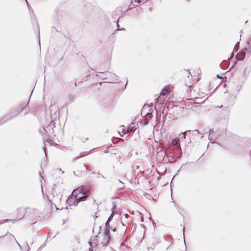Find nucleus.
I'll return each mask as SVG.
<instances>
[{
	"label": "nucleus",
	"mask_w": 251,
	"mask_h": 251,
	"mask_svg": "<svg viewBox=\"0 0 251 251\" xmlns=\"http://www.w3.org/2000/svg\"><path fill=\"white\" fill-rule=\"evenodd\" d=\"M72 197L75 198V201L74 202L75 205H77L78 203L84 201L88 197L87 193L83 191L81 188H77L73 191Z\"/></svg>",
	"instance_id": "f03ea898"
},
{
	"label": "nucleus",
	"mask_w": 251,
	"mask_h": 251,
	"mask_svg": "<svg viewBox=\"0 0 251 251\" xmlns=\"http://www.w3.org/2000/svg\"><path fill=\"white\" fill-rule=\"evenodd\" d=\"M135 1H137V2H138V3H140V0H138V1H137L136 0H135Z\"/></svg>",
	"instance_id": "ddd939ff"
},
{
	"label": "nucleus",
	"mask_w": 251,
	"mask_h": 251,
	"mask_svg": "<svg viewBox=\"0 0 251 251\" xmlns=\"http://www.w3.org/2000/svg\"><path fill=\"white\" fill-rule=\"evenodd\" d=\"M193 75L189 71H185L183 74V81L186 86L190 87L192 86Z\"/></svg>",
	"instance_id": "7ed1b4c3"
},
{
	"label": "nucleus",
	"mask_w": 251,
	"mask_h": 251,
	"mask_svg": "<svg viewBox=\"0 0 251 251\" xmlns=\"http://www.w3.org/2000/svg\"><path fill=\"white\" fill-rule=\"evenodd\" d=\"M178 141L179 139H175L173 140L172 144L175 146L177 145L178 144Z\"/></svg>",
	"instance_id": "9d476101"
},
{
	"label": "nucleus",
	"mask_w": 251,
	"mask_h": 251,
	"mask_svg": "<svg viewBox=\"0 0 251 251\" xmlns=\"http://www.w3.org/2000/svg\"><path fill=\"white\" fill-rule=\"evenodd\" d=\"M97 238V237H95V239H94V240H95V239H97L96 238Z\"/></svg>",
	"instance_id": "2eb2a0df"
},
{
	"label": "nucleus",
	"mask_w": 251,
	"mask_h": 251,
	"mask_svg": "<svg viewBox=\"0 0 251 251\" xmlns=\"http://www.w3.org/2000/svg\"><path fill=\"white\" fill-rule=\"evenodd\" d=\"M25 214V209L24 208H19L16 209L14 212L13 218L15 220H18L22 219Z\"/></svg>",
	"instance_id": "20e7f679"
},
{
	"label": "nucleus",
	"mask_w": 251,
	"mask_h": 251,
	"mask_svg": "<svg viewBox=\"0 0 251 251\" xmlns=\"http://www.w3.org/2000/svg\"><path fill=\"white\" fill-rule=\"evenodd\" d=\"M113 217V213H112L111 214V215L109 216V217L108 218V219L105 224L106 230H105V233L106 234V235H107V236H108V232H109L108 227L109 226V222L112 219Z\"/></svg>",
	"instance_id": "6e6552de"
},
{
	"label": "nucleus",
	"mask_w": 251,
	"mask_h": 251,
	"mask_svg": "<svg viewBox=\"0 0 251 251\" xmlns=\"http://www.w3.org/2000/svg\"><path fill=\"white\" fill-rule=\"evenodd\" d=\"M138 127L139 126L137 123H132L127 127L126 132H127V134H130L135 131Z\"/></svg>",
	"instance_id": "423d86ee"
},
{
	"label": "nucleus",
	"mask_w": 251,
	"mask_h": 251,
	"mask_svg": "<svg viewBox=\"0 0 251 251\" xmlns=\"http://www.w3.org/2000/svg\"><path fill=\"white\" fill-rule=\"evenodd\" d=\"M127 127L125 126H121L118 130L119 133L121 135V136H123L127 134V132H126Z\"/></svg>",
	"instance_id": "0eeeda50"
},
{
	"label": "nucleus",
	"mask_w": 251,
	"mask_h": 251,
	"mask_svg": "<svg viewBox=\"0 0 251 251\" xmlns=\"http://www.w3.org/2000/svg\"><path fill=\"white\" fill-rule=\"evenodd\" d=\"M174 89V87L171 85H168L165 86L162 90L160 96H159L157 100H159L160 97L161 96H164L166 95H169Z\"/></svg>",
	"instance_id": "39448f33"
},
{
	"label": "nucleus",
	"mask_w": 251,
	"mask_h": 251,
	"mask_svg": "<svg viewBox=\"0 0 251 251\" xmlns=\"http://www.w3.org/2000/svg\"><path fill=\"white\" fill-rule=\"evenodd\" d=\"M78 139L81 142H85L88 140V138L85 135L81 134L77 137Z\"/></svg>",
	"instance_id": "1a4fd4ad"
},
{
	"label": "nucleus",
	"mask_w": 251,
	"mask_h": 251,
	"mask_svg": "<svg viewBox=\"0 0 251 251\" xmlns=\"http://www.w3.org/2000/svg\"><path fill=\"white\" fill-rule=\"evenodd\" d=\"M105 153L107 154L108 158L115 160H119L122 155L121 148L117 146L107 147Z\"/></svg>",
	"instance_id": "f257e3e1"
},
{
	"label": "nucleus",
	"mask_w": 251,
	"mask_h": 251,
	"mask_svg": "<svg viewBox=\"0 0 251 251\" xmlns=\"http://www.w3.org/2000/svg\"><path fill=\"white\" fill-rule=\"evenodd\" d=\"M88 251H93V250L91 248H90Z\"/></svg>",
	"instance_id": "9b49d317"
},
{
	"label": "nucleus",
	"mask_w": 251,
	"mask_h": 251,
	"mask_svg": "<svg viewBox=\"0 0 251 251\" xmlns=\"http://www.w3.org/2000/svg\"><path fill=\"white\" fill-rule=\"evenodd\" d=\"M90 246H92V243H91V242H90Z\"/></svg>",
	"instance_id": "4468645a"
},
{
	"label": "nucleus",
	"mask_w": 251,
	"mask_h": 251,
	"mask_svg": "<svg viewBox=\"0 0 251 251\" xmlns=\"http://www.w3.org/2000/svg\"><path fill=\"white\" fill-rule=\"evenodd\" d=\"M148 115H150V116H149L150 118H151V114H148Z\"/></svg>",
	"instance_id": "f8f14e48"
}]
</instances>
